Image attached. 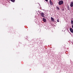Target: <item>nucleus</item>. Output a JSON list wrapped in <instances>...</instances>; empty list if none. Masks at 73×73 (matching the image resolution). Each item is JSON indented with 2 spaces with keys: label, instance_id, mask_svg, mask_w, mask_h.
<instances>
[{
  "label": "nucleus",
  "instance_id": "obj_5",
  "mask_svg": "<svg viewBox=\"0 0 73 73\" xmlns=\"http://www.w3.org/2000/svg\"><path fill=\"white\" fill-rule=\"evenodd\" d=\"M50 5H53V3H52V2L51 1V0L50 1Z\"/></svg>",
  "mask_w": 73,
  "mask_h": 73
},
{
  "label": "nucleus",
  "instance_id": "obj_2",
  "mask_svg": "<svg viewBox=\"0 0 73 73\" xmlns=\"http://www.w3.org/2000/svg\"><path fill=\"white\" fill-rule=\"evenodd\" d=\"M70 6L71 7H73V2L70 3Z\"/></svg>",
  "mask_w": 73,
  "mask_h": 73
},
{
  "label": "nucleus",
  "instance_id": "obj_3",
  "mask_svg": "<svg viewBox=\"0 0 73 73\" xmlns=\"http://www.w3.org/2000/svg\"><path fill=\"white\" fill-rule=\"evenodd\" d=\"M70 30L71 33H73V29L72 28H70Z\"/></svg>",
  "mask_w": 73,
  "mask_h": 73
},
{
  "label": "nucleus",
  "instance_id": "obj_4",
  "mask_svg": "<svg viewBox=\"0 0 73 73\" xmlns=\"http://www.w3.org/2000/svg\"><path fill=\"white\" fill-rule=\"evenodd\" d=\"M41 16L42 17H44V13H41Z\"/></svg>",
  "mask_w": 73,
  "mask_h": 73
},
{
  "label": "nucleus",
  "instance_id": "obj_6",
  "mask_svg": "<svg viewBox=\"0 0 73 73\" xmlns=\"http://www.w3.org/2000/svg\"><path fill=\"white\" fill-rule=\"evenodd\" d=\"M51 20L52 21H54V20L53 18H52V17H51Z\"/></svg>",
  "mask_w": 73,
  "mask_h": 73
},
{
  "label": "nucleus",
  "instance_id": "obj_1",
  "mask_svg": "<svg viewBox=\"0 0 73 73\" xmlns=\"http://www.w3.org/2000/svg\"><path fill=\"white\" fill-rule=\"evenodd\" d=\"M63 3L64 1L62 0L58 2L59 5H62V4H63Z\"/></svg>",
  "mask_w": 73,
  "mask_h": 73
},
{
  "label": "nucleus",
  "instance_id": "obj_10",
  "mask_svg": "<svg viewBox=\"0 0 73 73\" xmlns=\"http://www.w3.org/2000/svg\"><path fill=\"white\" fill-rule=\"evenodd\" d=\"M57 9H58V10H59V8L58 7H57Z\"/></svg>",
  "mask_w": 73,
  "mask_h": 73
},
{
  "label": "nucleus",
  "instance_id": "obj_12",
  "mask_svg": "<svg viewBox=\"0 0 73 73\" xmlns=\"http://www.w3.org/2000/svg\"><path fill=\"white\" fill-rule=\"evenodd\" d=\"M57 22H59V21H58V20H57Z\"/></svg>",
  "mask_w": 73,
  "mask_h": 73
},
{
  "label": "nucleus",
  "instance_id": "obj_8",
  "mask_svg": "<svg viewBox=\"0 0 73 73\" xmlns=\"http://www.w3.org/2000/svg\"><path fill=\"white\" fill-rule=\"evenodd\" d=\"M71 23L72 25H73V21L72 20L71 21Z\"/></svg>",
  "mask_w": 73,
  "mask_h": 73
},
{
  "label": "nucleus",
  "instance_id": "obj_9",
  "mask_svg": "<svg viewBox=\"0 0 73 73\" xmlns=\"http://www.w3.org/2000/svg\"><path fill=\"white\" fill-rule=\"evenodd\" d=\"M12 2H13V3L15 2V0H10Z\"/></svg>",
  "mask_w": 73,
  "mask_h": 73
},
{
  "label": "nucleus",
  "instance_id": "obj_11",
  "mask_svg": "<svg viewBox=\"0 0 73 73\" xmlns=\"http://www.w3.org/2000/svg\"><path fill=\"white\" fill-rule=\"evenodd\" d=\"M46 1H48V0H45Z\"/></svg>",
  "mask_w": 73,
  "mask_h": 73
},
{
  "label": "nucleus",
  "instance_id": "obj_7",
  "mask_svg": "<svg viewBox=\"0 0 73 73\" xmlns=\"http://www.w3.org/2000/svg\"><path fill=\"white\" fill-rule=\"evenodd\" d=\"M43 21H44V22H46V19L45 18H43Z\"/></svg>",
  "mask_w": 73,
  "mask_h": 73
}]
</instances>
